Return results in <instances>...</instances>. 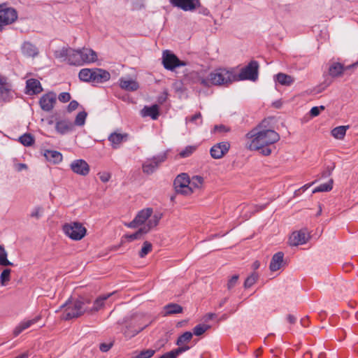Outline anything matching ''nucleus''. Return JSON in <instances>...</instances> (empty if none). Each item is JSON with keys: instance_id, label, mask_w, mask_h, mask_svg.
I'll return each mask as SVG.
<instances>
[{"instance_id": "52", "label": "nucleus", "mask_w": 358, "mask_h": 358, "mask_svg": "<svg viewBox=\"0 0 358 358\" xmlns=\"http://www.w3.org/2000/svg\"><path fill=\"white\" fill-rule=\"evenodd\" d=\"M238 278L239 275L238 274H236L229 279L228 282L227 284V287L229 290H231L236 285L238 281Z\"/></svg>"}, {"instance_id": "42", "label": "nucleus", "mask_w": 358, "mask_h": 358, "mask_svg": "<svg viewBox=\"0 0 358 358\" xmlns=\"http://www.w3.org/2000/svg\"><path fill=\"white\" fill-rule=\"evenodd\" d=\"M69 51L70 48L64 47L60 50H55L54 52V55L57 59H62L64 61H68Z\"/></svg>"}, {"instance_id": "57", "label": "nucleus", "mask_w": 358, "mask_h": 358, "mask_svg": "<svg viewBox=\"0 0 358 358\" xmlns=\"http://www.w3.org/2000/svg\"><path fill=\"white\" fill-rule=\"evenodd\" d=\"M113 346L112 343H101L99 349L103 352H108Z\"/></svg>"}, {"instance_id": "53", "label": "nucleus", "mask_w": 358, "mask_h": 358, "mask_svg": "<svg viewBox=\"0 0 358 358\" xmlns=\"http://www.w3.org/2000/svg\"><path fill=\"white\" fill-rule=\"evenodd\" d=\"M325 107L324 106H320V107L314 106L310 110V115L312 117H316L320 115L321 110H324Z\"/></svg>"}, {"instance_id": "40", "label": "nucleus", "mask_w": 358, "mask_h": 358, "mask_svg": "<svg viewBox=\"0 0 358 358\" xmlns=\"http://www.w3.org/2000/svg\"><path fill=\"white\" fill-rule=\"evenodd\" d=\"M19 141L24 146H31L34 143V138L31 134L26 133L19 138Z\"/></svg>"}, {"instance_id": "27", "label": "nucleus", "mask_w": 358, "mask_h": 358, "mask_svg": "<svg viewBox=\"0 0 358 358\" xmlns=\"http://www.w3.org/2000/svg\"><path fill=\"white\" fill-rule=\"evenodd\" d=\"M43 156L52 164H59L62 161V155L56 150H44Z\"/></svg>"}, {"instance_id": "41", "label": "nucleus", "mask_w": 358, "mask_h": 358, "mask_svg": "<svg viewBox=\"0 0 358 358\" xmlns=\"http://www.w3.org/2000/svg\"><path fill=\"white\" fill-rule=\"evenodd\" d=\"M155 352L154 350L147 349L139 352H134L131 358H150L154 355Z\"/></svg>"}, {"instance_id": "39", "label": "nucleus", "mask_w": 358, "mask_h": 358, "mask_svg": "<svg viewBox=\"0 0 358 358\" xmlns=\"http://www.w3.org/2000/svg\"><path fill=\"white\" fill-rule=\"evenodd\" d=\"M148 232V228H143L142 227L135 233L130 234V235H127L126 238L128 239V241H132L136 239L141 238L143 235L147 234Z\"/></svg>"}, {"instance_id": "47", "label": "nucleus", "mask_w": 358, "mask_h": 358, "mask_svg": "<svg viewBox=\"0 0 358 358\" xmlns=\"http://www.w3.org/2000/svg\"><path fill=\"white\" fill-rule=\"evenodd\" d=\"M87 113L85 111H81L78 113V115L76 117L75 121L73 123L74 126H83L85 123V120L87 117Z\"/></svg>"}, {"instance_id": "1", "label": "nucleus", "mask_w": 358, "mask_h": 358, "mask_svg": "<svg viewBox=\"0 0 358 358\" xmlns=\"http://www.w3.org/2000/svg\"><path fill=\"white\" fill-rule=\"evenodd\" d=\"M250 142L247 148L250 150H259L264 156L272 152L271 145L280 140V135L274 130L268 128V121L264 120L245 136Z\"/></svg>"}, {"instance_id": "7", "label": "nucleus", "mask_w": 358, "mask_h": 358, "mask_svg": "<svg viewBox=\"0 0 358 358\" xmlns=\"http://www.w3.org/2000/svg\"><path fill=\"white\" fill-rule=\"evenodd\" d=\"M162 64L167 70L173 71L179 66H184L187 63L180 61L178 57L169 50H165L162 54Z\"/></svg>"}, {"instance_id": "45", "label": "nucleus", "mask_w": 358, "mask_h": 358, "mask_svg": "<svg viewBox=\"0 0 358 358\" xmlns=\"http://www.w3.org/2000/svg\"><path fill=\"white\" fill-rule=\"evenodd\" d=\"M332 184H333V180L331 179L328 182L321 184L320 185H319L318 187L315 188L313 191V193L329 192L330 190L332 189V187H333Z\"/></svg>"}, {"instance_id": "17", "label": "nucleus", "mask_w": 358, "mask_h": 358, "mask_svg": "<svg viewBox=\"0 0 358 358\" xmlns=\"http://www.w3.org/2000/svg\"><path fill=\"white\" fill-rule=\"evenodd\" d=\"M55 130L60 135H65L74 130V124L69 119L59 120L55 123Z\"/></svg>"}, {"instance_id": "16", "label": "nucleus", "mask_w": 358, "mask_h": 358, "mask_svg": "<svg viewBox=\"0 0 358 358\" xmlns=\"http://www.w3.org/2000/svg\"><path fill=\"white\" fill-rule=\"evenodd\" d=\"M229 148L230 144L228 142L217 143L211 148L210 155L214 159H220L229 151Z\"/></svg>"}, {"instance_id": "30", "label": "nucleus", "mask_w": 358, "mask_h": 358, "mask_svg": "<svg viewBox=\"0 0 358 358\" xmlns=\"http://www.w3.org/2000/svg\"><path fill=\"white\" fill-rule=\"evenodd\" d=\"M164 316L181 313L183 311V308L180 305L178 304V303H170L166 305L164 307Z\"/></svg>"}, {"instance_id": "49", "label": "nucleus", "mask_w": 358, "mask_h": 358, "mask_svg": "<svg viewBox=\"0 0 358 358\" xmlns=\"http://www.w3.org/2000/svg\"><path fill=\"white\" fill-rule=\"evenodd\" d=\"M11 270L9 268L4 269L0 275V283L2 286L6 285L10 280Z\"/></svg>"}, {"instance_id": "25", "label": "nucleus", "mask_w": 358, "mask_h": 358, "mask_svg": "<svg viewBox=\"0 0 358 358\" xmlns=\"http://www.w3.org/2000/svg\"><path fill=\"white\" fill-rule=\"evenodd\" d=\"M80 56L83 60V64L92 63L96 61L97 55L95 51L89 48L80 49Z\"/></svg>"}, {"instance_id": "23", "label": "nucleus", "mask_w": 358, "mask_h": 358, "mask_svg": "<svg viewBox=\"0 0 358 358\" xmlns=\"http://www.w3.org/2000/svg\"><path fill=\"white\" fill-rule=\"evenodd\" d=\"M68 63L70 65L81 66L83 64V60L82 56H80V50H73L70 48Z\"/></svg>"}, {"instance_id": "38", "label": "nucleus", "mask_w": 358, "mask_h": 358, "mask_svg": "<svg viewBox=\"0 0 358 358\" xmlns=\"http://www.w3.org/2000/svg\"><path fill=\"white\" fill-rule=\"evenodd\" d=\"M348 126H339L332 129V136L337 139H342L344 138Z\"/></svg>"}, {"instance_id": "6", "label": "nucleus", "mask_w": 358, "mask_h": 358, "mask_svg": "<svg viewBox=\"0 0 358 358\" xmlns=\"http://www.w3.org/2000/svg\"><path fill=\"white\" fill-rule=\"evenodd\" d=\"M17 18L16 10L8 7L6 3L0 4V30L3 26L10 24Z\"/></svg>"}, {"instance_id": "22", "label": "nucleus", "mask_w": 358, "mask_h": 358, "mask_svg": "<svg viewBox=\"0 0 358 358\" xmlns=\"http://www.w3.org/2000/svg\"><path fill=\"white\" fill-rule=\"evenodd\" d=\"M128 135L127 134H119V133H112L108 136V141L111 143V145L113 148L117 149L119 148L120 145L123 142L127 140Z\"/></svg>"}, {"instance_id": "59", "label": "nucleus", "mask_w": 358, "mask_h": 358, "mask_svg": "<svg viewBox=\"0 0 358 358\" xmlns=\"http://www.w3.org/2000/svg\"><path fill=\"white\" fill-rule=\"evenodd\" d=\"M99 178L103 182H107L110 178V174L108 173H99Z\"/></svg>"}, {"instance_id": "3", "label": "nucleus", "mask_w": 358, "mask_h": 358, "mask_svg": "<svg viewBox=\"0 0 358 358\" xmlns=\"http://www.w3.org/2000/svg\"><path fill=\"white\" fill-rule=\"evenodd\" d=\"M90 303L91 299L87 296H80L77 299H69L60 306V309L63 310L62 319L69 320L81 316L87 313V305Z\"/></svg>"}, {"instance_id": "56", "label": "nucleus", "mask_w": 358, "mask_h": 358, "mask_svg": "<svg viewBox=\"0 0 358 358\" xmlns=\"http://www.w3.org/2000/svg\"><path fill=\"white\" fill-rule=\"evenodd\" d=\"M229 128L227 127L226 126L223 124L220 125H215L214 127V131H218V132H228L229 131Z\"/></svg>"}, {"instance_id": "35", "label": "nucleus", "mask_w": 358, "mask_h": 358, "mask_svg": "<svg viewBox=\"0 0 358 358\" xmlns=\"http://www.w3.org/2000/svg\"><path fill=\"white\" fill-rule=\"evenodd\" d=\"M94 69H83L79 72V78L84 82L92 83Z\"/></svg>"}, {"instance_id": "2", "label": "nucleus", "mask_w": 358, "mask_h": 358, "mask_svg": "<svg viewBox=\"0 0 358 358\" xmlns=\"http://www.w3.org/2000/svg\"><path fill=\"white\" fill-rule=\"evenodd\" d=\"M192 78L194 83H198L203 87L210 85L228 86L236 81V73L233 69L220 68L210 73L206 77L203 71L192 73Z\"/></svg>"}, {"instance_id": "4", "label": "nucleus", "mask_w": 358, "mask_h": 358, "mask_svg": "<svg viewBox=\"0 0 358 358\" xmlns=\"http://www.w3.org/2000/svg\"><path fill=\"white\" fill-rule=\"evenodd\" d=\"M63 231L71 239L80 241L85 236L87 229L81 223L73 222L65 224L63 226Z\"/></svg>"}, {"instance_id": "11", "label": "nucleus", "mask_w": 358, "mask_h": 358, "mask_svg": "<svg viewBox=\"0 0 358 358\" xmlns=\"http://www.w3.org/2000/svg\"><path fill=\"white\" fill-rule=\"evenodd\" d=\"M122 324H125V326L121 329V332L127 339H130L134 337L148 326L145 325L143 327H138V328H136L134 323L132 321L128 322L126 318L124 319Z\"/></svg>"}, {"instance_id": "21", "label": "nucleus", "mask_w": 358, "mask_h": 358, "mask_svg": "<svg viewBox=\"0 0 358 358\" xmlns=\"http://www.w3.org/2000/svg\"><path fill=\"white\" fill-rule=\"evenodd\" d=\"M120 87L128 92H134L139 88L138 83L133 79L120 78L119 80Z\"/></svg>"}, {"instance_id": "64", "label": "nucleus", "mask_w": 358, "mask_h": 358, "mask_svg": "<svg viewBox=\"0 0 358 358\" xmlns=\"http://www.w3.org/2000/svg\"><path fill=\"white\" fill-rule=\"evenodd\" d=\"M288 322L291 324H294L295 323L296 320V317H294V315H287V317Z\"/></svg>"}, {"instance_id": "46", "label": "nucleus", "mask_w": 358, "mask_h": 358, "mask_svg": "<svg viewBox=\"0 0 358 358\" xmlns=\"http://www.w3.org/2000/svg\"><path fill=\"white\" fill-rule=\"evenodd\" d=\"M203 182V177L200 176H194L192 179H190L189 186H192V190L193 191L194 188L199 189Z\"/></svg>"}, {"instance_id": "60", "label": "nucleus", "mask_w": 358, "mask_h": 358, "mask_svg": "<svg viewBox=\"0 0 358 358\" xmlns=\"http://www.w3.org/2000/svg\"><path fill=\"white\" fill-rule=\"evenodd\" d=\"M41 208L40 207H37L30 214V216L31 217H35V218H39L41 217V215H40V211H41Z\"/></svg>"}, {"instance_id": "50", "label": "nucleus", "mask_w": 358, "mask_h": 358, "mask_svg": "<svg viewBox=\"0 0 358 358\" xmlns=\"http://www.w3.org/2000/svg\"><path fill=\"white\" fill-rule=\"evenodd\" d=\"M152 244L148 241H145L143 243V247L139 252L140 257L143 258L145 257L151 250H152Z\"/></svg>"}, {"instance_id": "24", "label": "nucleus", "mask_w": 358, "mask_h": 358, "mask_svg": "<svg viewBox=\"0 0 358 358\" xmlns=\"http://www.w3.org/2000/svg\"><path fill=\"white\" fill-rule=\"evenodd\" d=\"M284 253L282 252H278L273 255L272 257L269 268L271 271H276L279 270L283 263Z\"/></svg>"}, {"instance_id": "34", "label": "nucleus", "mask_w": 358, "mask_h": 358, "mask_svg": "<svg viewBox=\"0 0 358 358\" xmlns=\"http://www.w3.org/2000/svg\"><path fill=\"white\" fill-rule=\"evenodd\" d=\"M276 80L280 85L285 86L291 85L294 81V78L291 76L282 73L276 75Z\"/></svg>"}, {"instance_id": "37", "label": "nucleus", "mask_w": 358, "mask_h": 358, "mask_svg": "<svg viewBox=\"0 0 358 358\" xmlns=\"http://www.w3.org/2000/svg\"><path fill=\"white\" fill-rule=\"evenodd\" d=\"M343 66L341 63H334L329 69V75L332 77L339 76L343 73Z\"/></svg>"}, {"instance_id": "54", "label": "nucleus", "mask_w": 358, "mask_h": 358, "mask_svg": "<svg viewBox=\"0 0 358 358\" xmlns=\"http://www.w3.org/2000/svg\"><path fill=\"white\" fill-rule=\"evenodd\" d=\"M58 99L62 103H66L71 99V95L69 92H62L59 94Z\"/></svg>"}, {"instance_id": "33", "label": "nucleus", "mask_w": 358, "mask_h": 358, "mask_svg": "<svg viewBox=\"0 0 358 358\" xmlns=\"http://www.w3.org/2000/svg\"><path fill=\"white\" fill-rule=\"evenodd\" d=\"M190 349L189 346H184L181 348H178L174 349L170 352H168L163 355H162L159 358H176L179 355L185 352Z\"/></svg>"}, {"instance_id": "44", "label": "nucleus", "mask_w": 358, "mask_h": 358, "mask_svg": "<svg viewBox=\"0 0 358 358\" xmlns=\"http://www.w3.org/2000/svg\"><path fill=\"white\" fill-rule=\"evenodd\" d=\"M210 328V326L206 324H199L195 326L193 329V334L199 336L203 335L207 330Z\"/></svg>"}, {"instance_id": "58", "label": "nucleus", "mask_w": 358, "mask_h": 358, "mask_svg": "<svg viewBox=\"0 0 358 358\" xmlns=\"http://www.w3.org/2000/svg\"><path fill=\"white\" fill-rule=\"evenodd\" d=\"M78 105L79 104L77 101H71L68 106V111L71 112L73 110H75L78 107Z\"/></svg>"}, {"instance_id": "19", "label": "nucleus", "mask_w": 358, "mask_h": 358, "mask_svg": "<svg viewBox=\"0 0 358 358\" xmlns=\"http://www.w3.org/2000/svg\"><path fill=\"white\" fill-rule=\"evenodd\" d=\"M26 93L29 95L38 94L43 91L41 83L34 78L28 79L26 81Z\"/></svg>"}, {"instance_id": "28", "label": "nucleus", "mask_w": 358, "mask_h": 358, "mask_svg": "<svg viewBox=\"0 0 358 358\" xmlns=\"http://www.w3.org/2000/svg\"><path fill=\"white\" fill-rule=\"evenodd\" d=\"M143 117H150L152 120H157L159 117V107L155 104L151 106H145L141 110Z\"/></svg>"}, {"instance_id": "10", "label": "nucleus", "mask_w": 358, "mask_h": 358, "mask_svg": "<svg viewBox=\"0 0 358 358\" xmlns=\"http://www.w3.org/2000/svg\"><path fill=\"white\" fill-rule=\"evenodd\" d=\"M57 96L52 92H49L43 94L39 99V105L41 108L45 111L50 112L54 108L56 103Z\"/></svg>"}, {"instance_id": "18", "label": "nucleus", "mask_w": 358, "mask_h": 358, "mask_svg": "<svg viewBox=\"0 0 358 358\" xmlns=\"http://www.w3.org/2000/svg\"><path fill=\"white\" fill-rule=\"evenodd\" d=\"M113 293H110L107 294H103L97 297L93 302V305L92 307H90L89 305H87V313L92 314L94 313L98 312L104 306L105 301L107 300Z\"/></svg>"}, {"instance_id": "12", "label": "nucleus", "mask_w": 358, "mask_h": 358, "mask_svg": "<svg viewBox=\"0 0 358 358\" xmlns=\"http://www.w3.org/2000/svg\"><path fill=\"white\" fill-rule=\"evenodd\" d=\"M152 214V209L150 208L141 210L138 213L135 218L131 222L126 224V225L129 228H136L144 224L151 217Z\"/></svg>"}, {"instance_id": "61", "label": "nucleus", "mask_w": 358, "mask_h": 358, "mask_svg": "<svg viewBox=\"0 0 358 358\" xmlns=\"http://www.w3.org/2000/svg\"><path fill=\"white\" fill-rule=\"evenodd\" d=\"M334 166H333V167H327V170H325L324 171H323L322 173V178H327V177H329L331 174V171L334 169Z\"/></svg>"}, {"instance_id": "13", "label": "nucleus", "mask_w": 358, "mask_h": 358, "mask_svg": "<svg viewBox=\"0 0 358 358\" xmlns=\"http://www.w3.org/2000/svg\"><path fill=\"white\" fill-rule=\"evenodd\" d=\"M170 3L174 7H178L184 11H192L200 6L199 0H170Z\"/></svg>"}, {"instance_id": "29", "label": "nucleus", "mask_w": 358, "mask_h": 358, "mask_svg": "<svg viewBox=\"0 0 358 358\" xmlns=\"http://www.w3.org/2000/svg\"><path fill=\"white\" fill-rule=\"evenodd\" d=\"M22 52L27 57H34L38 55V48L30 42H24L22 44Z\"/></svg>"}, {"instance_id": "8", "label": "nucleus", "mask_w": 358, "mask_h": 358, "mask_svg": "<svg viewBox=\"0 0 358 358\" xmlns=\"http://www.w3.org/2000/svg\"><path fill=\"white\" fill-rule=\"evenodd\" d=\"M166 153H161L154 156L151 159H147L143 164V172L148 175L152 174L158 169L160 164L166 160Z\"/></svg>"}, {"instance_id": "9", "label": "nucleus", "mask_w": 358, "mask_h": 358, "mask_svg": "<svg viewBox=\"0 0 358 358\" xmlns=\"http://www.w3.org/2000/svg\"><path fill=\"white\" fill-rule=\"evenodd\" d=\"M190 179L187 173L178 175L174 180V186L177 192L188 195L192 193V186H189Z\"/></svg>"}, {"instance_id": "51", "label": "nucleus", "mask_w": 358, "mask_h": 358, "mask_svg": "<svg viewBox=\"0 0 358 358\" xmlns=\"http://www.w3.org/2000/svg\"><path fill=\"white\" fill-rule=\"evenodd\" d=\"M196 146L189 145L182 150L179 155L181 157L185 158L190 156L196 150Z\"/></svg>"}, {"instance_id": "5", "label": "nucleus", "mask_w": 358, "mask_h": 358, "mask_svg": "<svg viewBox=\"0 0 358 358\" xmlns=\"http://www.w3.org/2000/svg\"><path fill=\"white\" fill-rule=\"evenodd\" d=\"M259 64L257 61H251L246 66L243 68L238 74H236V81L250 80L255 81L258 78Z\"/></svg>"}, {"instance_id": "32", "label": "nucleus", "mask_w": 358, "mask_h": 358, "mask_svg": "<svg viewBox=\"0 0 358 358\" xmlns=\"http://www.w3.org/2000/svg\"><path fill=\"white\" fill-rule=\"evenodd\" d=\"M11 85L7 86H0V101L8 102L12 98Z\"/></svg>"}, {"instance_id": "63", "label": "nucleus", "mask_w": 358, "mask_h": 358, "mask_svg": "<svg viewBox=\"0 0 358 358\" xmlns=\"http://www.w3.org/2000/svg\"><path fill=\"white\" fill-rule=\"evenodd\" d=\"M198 8H199V13L200 14H202L206 16H208L210 14V11L206 8L202 7L201 6V5Z\"/></svg>"}, {"instance_id": "43", "label": "nucleus", "mask_w": 358, "mask_h": 358, "mask_svg": "<svg viewBox=\"0 0 358 358\" xmlns=\"http://www.w3.org/2000/svg\"><path fill=\"white\" fill-rule=\"evenodd\" d=\"M13 263L8 260L7 252L3 245H0V266H12Z\"/></svg>"}, {"instance_id": "14", "label": "nucleus", "mask_w": 358, "mask_h": 358, "mask_svg": "<svg viewBox=\"0 0 358 358\" xmlns=\"http://www.w3.org/2000/svg\"><path fill=\"white\" fill-rule=\"evenodd\" d=\"M309 238V235L306 229L294 231L289 237V242L292 246H297L305 244Z\"/></svg>"}, {"instance_id": "31", "label": "nucleus", "mask_w": 358, "mask_h": 358, "mask_svg": "<svg viewBox=\"0 0 358 358\" xmlns=\"http://www.w3.org/2000/svg\"><path fill=\"white\" fill-rule=\"evenodd\" d=\"M163 215L162 213L157 212L154 215L152 214L150 218L148 220L147 224L144 225L143 228H148V231L155 227L158 224L159 220L162 219Z\"/></svg>"}, {"instance_id": "15", "label": "nucleus", "mask_w": 358, "mask_h": 358, "mask_svg": "<svg viewBox=\"0 0 358 358\" xmlns=\"http://www.w3.org/2000/svg\"><path fill=\"white\" fill-rule=\"evenodd\" d=\"M72 171L76 174L85 176L90 173V166L84 159H76L70 164Z\"/></svg>"}, {"instance_id": "26", "label": "nucleus", "mask_w": 358, "mask_h": 358, "mask_svg": "<svg viewBox=\"0 0 358 358\" xmlns=\"http://www.w3.org/2000/svg\"><path fill=\"white\" fill-rule=\"evenodd\" d=\"M41 319L40 316H36L31 320H29L27 321L22 322L19 325H17L15 329L13 330V334L15 336H17L22 331L28 329L31 325L36 324Z\"/></svg>"}, {"instance_id": "55", "label": "nucleus", "mask_w": 358, "mask_h": 358, "mask_svg": "<svg viewBox=\"0 0 358 358\" xmlns=\"http://www.w3.org/2000/svg\"><path fill=\"white\" fill-rule=\"evenodd\" d=\"M198 120H200V124H201L202 123V116H201V113H197L195 115H192L191 117L186 118V121L189 120L191 122H196V121Z\"/></svg>"}, {"instance_id": "36", "label": "nucleus", "mask_w": 358, "mask_h": 358, "mask_svg": "<svg viewBox=\"0 0 358 358\" xmlns=\"http://www.w3.org/2000/svg\"><path fill=\"white\" fill-rule=\"evenodd\" d=\"M193 334L190 331H185L181 336L178 337L176 341V345H178V348L188 346L185 345V343L189 342L192 338Z\"/></svg>"}, {"instance_id": "20", "label": "nucleus", "mask_w": 358, "mask_h": 358, "mask_svg": "<svg viewBox=\"0 0 358 358\" xmlns=\"http://www.w3.org/2000/svg\"><path fill=\"white\" fill-rule=\"evenodd\" d=\"M92 83L99 84L108 81L110 75L109 72L102 69H94Z\"/></svg>"}, {"instance_id": "48", "label": "nucleus", "mask_w": 358, "mask_h": 358, "mask_svg": "<svg viewBox=\"0 0 358 358\" xmlns=\"http://www.w3.org/2000/svg\"><path fill=\"white\" fill-rule=\"evenodd\" d=\"M258 278L259 275L256 272H253L245 279L244 282V287L247 289L252 287L257 282Z\"/></svg>"}, {"instance_id": "62", "label": "nucleus", "mask_w": 358, "mask_h": 358, "mask_svg": "<svg viewBox=\"0 0 358 358\" xmlns=\"http://www.w3.org/2000/svg\"><path fill=\"white\" fill-rule=\"evenodd\" d=\"M10 85V83H8V78L5 76L0 75V86H7Z\"/></svg>"}]
</instances>
